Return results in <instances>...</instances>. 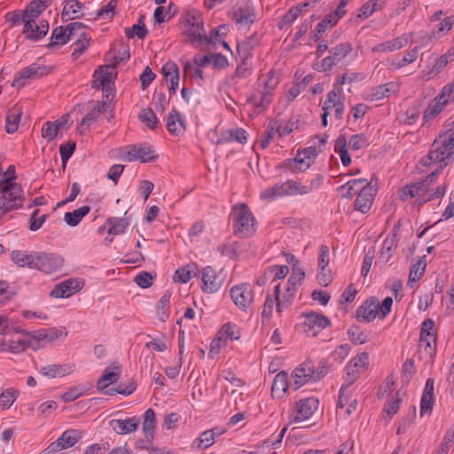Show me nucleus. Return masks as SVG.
Returning a JSON list of instances; mask_svg holds the SVG:
<instances>
[{
    "label": "nucleus",
    "instance_id": "obj_30",
    "mask_svg": "<svg viewBox=\"0 0 454 454\" xmlns=\"http://www.w3.org/2000/svg\"><path fill=\"white\" fill-rule=\"evenodd\" d=\"M74 365H59V364H50L43 366L40 369V373L49 378H55L57 376H66L73 372Z\"/></svg>",
    "mask_w": 454,
    "mask_h": 454
},
{
    "label": "nucleus",
    "instance_id": "obj_15",
    "mask_svg": "<svg viewBox=\"0 0 454 454\" xmlns=\"http://www.w3.org/2000/svg\"><path fill=\"white\" fill-rule=\"evenodd\" d=\"M83 286V282L78 278H68L57 284L50 295L54 298H67L79 292Z\"/></svg>",
    "mask_w": 454,
    "mask_h": 454
},
{
    "label": "nucleus",
    "instance_id": "obj_51",
    "mask_svg": "<svg viewBox=\"0 0 454 454\" xmlns=\"http://www.w3.org/2000/svg\"><path fill=\"white\" fill-rule=\"evenodd\" d=\"M218 333H220V336H223V339H225L226 341L228 339L236 340L240 337L239 327L237 325L231 322L224 324Z\"/></svg>",
    "mask_w": 454,
    "mask_h": 454
},
{
    "label": "nucleus",
    "instance_id": "obj_47",
    "mask_svg": "<svg viewBox=\"0 0 454 454\" xmlns=\"http://www.w3.org/2000/svg\"><path fill=\"white\" fill-rule=\"evenodd\" d=\"M395 85L392 82L380 84L374 87L370 94V98L372 101H377L389 96V93L393 91Z\"/></svg>",
    "mask_w": 454,
    "mask_h": 454
},
{
    "label": "nucleus",
    "instance_id": "obj_27",
    "mask_svg": "<svg viewBox=\"0 0 454 454\" xmlns=\"http://www.w3.org/2000/svg\"><path fill=\"white\" fill-rule=\"evenodd\" d=\"M290 380L288 379V374L286 372H278L272 383L271 386V394L273 396L281 397L283 394H285L288 387H290Z\"/></svg>",
    "mask_w": 454,
    "mask_h": 454
},
{
    "label": "nucleus",
    "instance_id": "obj_18",
    "mask_svg": "<svg viewBox=\"0 0 454 454\" xmlns=\"http://www.w3.org/2000/svg\"><path fill=\"white\" fill-rule=\"evenodd\" d=\"M310 361L300 364L291 375L290 386L294 390L299 389L309 381H313L311 377Z\"/></svg>",
    "mask_w": 454,
    "mask_h": 454
},
{
    "label": "nucleus",
    "instance_id": "obj_10",
    "mask_svg": "<svg viewBox=\"0 0 454 454\" xmlns=\"http://www.w3.org/2000/svg\"><path fill=\"white\" fill-rule=\"evenodd\" d=\"M63 259L53 254L35 253L32 269L39 270L47 274L57 271L62 267Z\"/></svg>",
    "mask_w": 454,
    "mask_h": 454
},
{
    "label": "nucleus",
    "instance_id": "obj_56",
    "mask_svg": "<svg viewBox=\"0 0 454 454\" xmlns=\"http://www.w3.org/2000/svg\"><path fill=\"white\" fill-rule=\"evenodd\" d=\"M28 347H31L32 348L36 349V346L32 344V342L29 341L28 339L27 340H16V341L12 340L8 344L7 350L12 353H14V354H19V353L23 352Z\"/></svg>",
    "mask_w": 454,
    "mask_h": 454
},
{
    "label": "nucleus",
    "instance_id": "obj_45",
    "mask_svg": "<svg viewBox=\"0 0 454 454\" xmlns=\"http://www.w3.org/2000/svg\"><path fill=\"white\" fill-rule=\"evenodd\" d=\"M386 0H371L363 4L360 8L359 18L366 19L374 12L380 10L385 4Z\"/></svg>",
    "mask_w": 454,
    "mask_h": 454
},
{
    "label": "nucleus",
    "instance_id": "obj_39",
    "mask_svg": "<svg viewBox=\"0 0 454 454\" xmlns=\"http://www.w3.org/2000/svg\"><path fill=\"white\" fill-rule=\"evenodd\" d=\"M67 26L57 27L53 29L51 42L48 43V48H54L66 44L68 42V35H67Z\"/></svg>",
    "mask_w": 454,
    "mask_h": 454
},
{
    "label": "nucleus",
    "instance_id": "obj_58",
    "mask_svg": "<svg viewBox=\"0 0 454 454\" xmlns=\"http://www.w3.org/2000/svg\"><path fill=\"white\" fill-rule=\"evenodd\" d=\"M148 34V30L145 24L137 25L135 24L131 27L125 28V35L128 38H133L137 36L139 39H144Z\"/></svg>",
    "mask_w": 454,
    "mask_h": 454
},
{
    "label": "nucleus",
    "instance_id": "obj_35",
    "mask_svg": "<svg viewBox=\"0 0 454 454\" xmlns=\"http://www.w3.org/2000/svg\"><path fill=\"white\" fill-rule=\"evenodd\" d=\"M255 19V13L254 10H250L247 8H239L237 11L233 12L232 20L236 21L237 24L241 26H248L254 23Z\"/></svg>",
    "mask_w": 454,
    "mask_h": 454
},
{
    "label": "nucleus",
    "instance_id": "obj_42",
    "mask_svg": "<svg viewBox=\"0 0 454 454\" xmlns=\"http://www.w3.org/2000/svg\"><path fill=\"white\" fill-rule=\"evenodd\" d=\"M107 223L111 225L108 230V233L119 235L124 233L126 228L129 224V220L125 217H113L107 219Z\"/></svg>",
    "mask_w": 454,
    "mask_h": 454
},
{
    "label": "nucleus",
    "instance_id": "obj_54",
    "mask_svg": "<svg viewBox=\"0 0 454 454\" xmlns=\"http://www.w3.org/2000/svg\"><path fill=\"white\" fill-rule=\"evenodd\" d=\"M19 395V391L13 388H8L0 395V408L2 410L9 409L16 397Z\"/></svg>",
    "mask_w": 454,
    "mask_h": 454
},
{
    "label": "nucleus",
    "instance_id": "obj_25",
    "mask_svg": "<svg viewBox=\"0 0 454 454\" xmlns=\"http://www.w3.org/2000/svg\"><path fill=\"white\" fill-rule=\"evenodd\" d=\"M371 183H368L364 178L350 179L345 181L342 184V197L351 198L360 193Z\"/></svg>",
    "mask_w": 454,
    "mask_h": 454
},
{
    "label": "nucleus",
    "instance_id": "obj_43",
    "mask_svg": "<svg viewBox=\"0 0 454 454\" xmlns=\"http://www.w3.org/2000/svg\"><path fill=\"white\" fill-rule=\"evenodd\" d=\"M35 254H27L20 250H13L11 254L12 261L20 267L27 266L32 269Z\"/></svg>",
    "mask_w": 454,
    "mask_h": 454
},
{
    "label": "nucleus",
    "instance_id": "obj_8",
    "mask_svg": "<svg viewBox=\"0 0 454 454\" xmlns=\"http://www.w3.org/2000/svg\"><path fill=\"white\" fill-rule=\"evenodd\" d=\"M230 294L234 304L244 312H247L254 302V291L248 283L232 286Z\"/></svg>",
    "mask_w": 454,
    "mask_h": 454
},
{
    "label": "nucleus",
    "instance_id": "obj_46",
    "mask_svg": "<svg viewBox=\"0 0 454 454\" xmlns=\"http://www.w3.org/2000/svg\"><path fill=\"white\" fill-rule=\"evenodd\" d=\"M82 438V433L76 429H68L65 431L58 439L64 449L74 446Z\"/></svg>",
    "mask_w": 454,
    "mask_h": 454
},
{
    "label": "nucleus",
    "instance_id": "obj_11",
    "mask_svg": "<svg viewBox=\"0 0 454 454\" xmlns=\"http://www.w3.org/2000/svg\"><path fill=\"white\" fill-rule=\"evenodd\" d=\"M300 184L294 181H286L285 183L276 184L275 185L267 188L261 193V198L263 200H273L277 197L293 194L295 192L306 193L305 187L299 188Z\"/></svg>",
    "mask_w": 454,
    "mask_h": 454
},
{
    "label": "nucleus",
    "instance_id": "obj_14",
    "mask_svg": "<svg viewBox=\"0 0 454 454\" xmlns=\"http://www.w3.org/2000/svg\"><path fill=\"white\" fill-rule=\"evenodd\" d=\"M187 24L190 26L186 34L190 37L191 43L200 42L207 44L215 43L210 37L205 34L202 20L200 15H192L187 19Z\"/></svg>",
    "mask_w": 454,
    "mask_h": 454
},
{
    "label": "nucleus",
    "instance_id": "obj_21",
    "mask_svg": "<svg viewBox=\"0 0 454 454\" xmlns=\"http://www.w3.org/2000/svg\"><path fill=\"white\" fill-rule=\"evenodd\" d=\"M411 42L410 35H403L393 40L379 43L372 48L373 52L395 51L405 47Z\"/></svg>",
    "mask_w": 454,
    "mask_h": 454
},
{
    "label": "nucleus",
    "instance_id": "obj_57",
    "mask_svg": "<svg viewBox=\"0 0 454 454\" xmlns=\"http://www.w3.org/2000/svg\"><path fill=\"white\" fill-rule=\"evenodd\" d=\"M369 364V355L366 352H362L354 357L349 363L348 366L356 369L359 372L366 368Z\"/></svg>",
    "mask_w": 454,
    "mask_h": 454
},
{
    "label": "nucleus",
    "instance_id": "obj_55",
    "mask_svg": "<svg viewBox=\"0 0 454 454\" xmlns=\"http://www.w3.org/2000/svg\"><path fill=\"white\" fill-rule=\"evenodd\" d=\"M348 334L349 340L355 344H364L368 340L367 335L361 330L360 326L358 325H352L348 329Z\"/></svg>",
    "mask_w": 454,
    "mask_h": 454
},
{
    "label": "nucleus",
    "instance_id": "obj_40",
    "mask_svg": "<svg viewBox=\"0 0 454 454\" xmlns=\"http://www.w3.org/2000/svg\"><path fill=\"white\" fill-rule=\"evenodd\" d=\"M171 293L167 291L157 303V317L161 322H165L169 317Z\"/></svg>",
    "mask_w": 454,
    "mask_h": 454
},
{
    "label": "nucleus",
    "instance_id": "obj_24",
    "mask_svg": "<svg viewBox=\"0 0 454 454\" xmlns=\"http://www.w3.org/2000/svg\"><path fill=\"white\" fill-rule=\"evenodd\" d=\"M139 424V419L137 417L129 418L126 419H112L110 425L113 429L119 434H129L135 432Z\"/></svg>",
    "mask_w": 454,
    "mask_h": 454
},
{
    "label": "nucleus",
    "instance_id": "obj_49",
    "mask_svg": "<svg viewBox=\"0 0 454 454\" xmlns=\"http://www.w3.org/2000/svg\"><path fill=\"white\" fill-rule=\"evenodd\" d=\"M139 120L145 123L149 129H155L157 128L159 120L151 108H144L138 114Z\"/></svg>",
    "mask_w": 454,
    "mask_h": 454
},
{
    "label": "nucleus",
    "instance_id": "obj_38",
    "mask_svg": "<svg viewBox=\"0 0 454 454\" xmlns=\"http://www.w3.org/2000/svg\"><path fill=\"white\" fill-rule=\"evenodd\" d=\"M256 35L247 38L241 43H238L237 51L240 59H248L252 57V51L256 43Z\"/></svg>",
    "mask_w": 454,
    "mask_h": 454
},
{
    "label": "nucleus",
    "instance_id": "obj_6",
    "mask_svg": "<svg viewBox=\"0 0 454 454\" xmlns=\"http://www.w3.org/2000/svg\"><path fill=\"white\" fill-rule=\"evenodd\" d=\"M304 277L305 271L302 269L294 265L293 272L287 281L286 292L283 294L282 301L277 304V312L279 316L282 314L283 308H288L292 304L297 286L301 283Z\"/></svg>",
    "mask_w": 454,
    "mask_h": 454
},
{
    "label": "nucleus",
    "instance_id": "obj_52",
    "mask_svg": "<svg viewBox=\"0 0 454 454\" xmlns=\"http://www.w3.org/2000/svg\"><path fill=\"white\" fill-rule=\"evenodd\" d=\"M22 113L20 111H10L6 115L5 131L9 134L14 133L19 127Z\"/></svg>",
    "mask_w": 454,
    "mask_h": 454
},
{
    "label": "nucleus",
    "instance_id": "obj_60",
    "mask_svg": "<svg viewBox=\"0 0 454 454\" xmlns=\"http://www.w3.org/2000/svg\"><path fill=\"white\" fill-rule=\"evenodd\" d=\"M436 97L438 101L442 100L446 105L454 101V79L452 82L446 84Z\"/></svg>",
    "mask_w": 454,
    "mask_h": 454
},
{
    "label": "nucleus",
    "instance_id": "obj_7",
    "mask_svg": "<svg viewBox=\"0 0 454 454\" xmlns=\"http://www.w3.org/2000/svg\"><path fill=\"white\" fill-rule=\"evenodd\" d=\"M340 76L336 78L334 88L331 90L327 98L323 105V114H321L322 125H327V117L331 114V111L334 108V117L339 120L340 119Z\"/></svg>",
    "mask_w": 454,
    "mask_h": 454
},
{
    "label": "nucleus",
    "instance_id": "obj_48",
    "mask_svg": "<svg viewBox=\"0 0 454 454\" xmlns=\"http://www.w3.org/2000/svg\"><path fill=\"white\" fill-rule=\"evenodd\" d=\"M120 378V372H110L109 369H106L102 374V376L98 379L97 382L98 390H105L108 387L109 384L106 381H110V383L116 382Z\"/></svg>",
    "mask_w": 454,
    "mask_h": 454
},
{
    "label": "nucleus",
    "instance_id": "obj_4",
    "mask_svg": "<svg viewBox=\"0 0 454 454\" xmlns=\"http://www.w3.org/2000/svg\"><path fill=\"white\" fill-rule=\"evenodd\" d=\"M319 401L314 397H308L301 399L296 403V408L294 414L291 415L290 423L300 424L297 428L309 427V425L306 424L305 421L310 418V416L317 410ZM296 427H294L292 431H294Z\"/></svg>",
    "mask_w": 454,
    "mask_h": 454
},
{
    "label": "nucleus",
    "instance_id": "obj_17",
    "mask_svg": "<svg viewBox=\"0 0 454 454\" xmlns=\"http://www.w3.org/2000/svg\"><path fill=\"white\" fill-rule=\"evenodd\" d=\"M379 315V301L376 297L367 299L356 310L359 322L370 323Z\"/></svg>",
    "mask_w": 454,
    "mask_h": 454
},
{
    "label": "nucleus",
    "instance_id": "obj_34",
    "mask_svg": "<svg viewBox=\"0 0 454 454\" xmlns=\"http://www.w3.org/2000/svg\"><path fill=\"white\" fill-rule=\"evenodd\" d=\"M426 256H423L418 260V262L411 266L408 286H413V283H416L424 275L426 270Z\"/></svg>",
    "mask_w": 454,
    "mask_h": 454
},
{
    "label": "nucleus",
    "instance_id": "obj_3",
    "mask_svg": "<svg viewBox=\"0 0 454 454\" xmlns=\"http://www.w3.org/2000/svg\"><path fill=\"white\" fill-rule=\"evenodd\" d=\"M25 197L20 184H0V219L4 215L21 208Z\"/></svg>",
    "mask_w": 454,
    "mask_h": 454
},
{
    "label": "nucleus",
    "instance_id": "obj_1",
    "mask_svg": "<svg viewBox=\"0 0 454 454\" xmlns=\"http://www.w3.org/2000/svg\"><path fill=\"white\" fill-rule=\"evenodd\" d=\"M453 139H447V136H439L431 145L428 154L420 160L423 166L436 165L437 170H442L449 165L451 150L453 149Z\"/></svg>",
    "mask_w": 454,
    "mask_h": 454
},
{
    "label": "nucleus",
    "instance_id": "obj_5",
    "mask_svg": "<svg viewBox=\"0 0 454 454\" xmlns=\"http://www.w3.org/2000/svg\"><path fill=\"white\" fill-rule=\"evenodd\" d=\"M118 65L119 60L115 58V61H114L113 64L98 67L93 74L94 81L92 87L96 89L101 87L102 90L106 92L105 97L106 98H108L109 96H112L113 98L114 96L112 89V85H114L113 77L116 76L117 74L113 70L115 69Z\"/></svg>",
    "mask_w": 454,
    "mask_h": 454
},
{
    "label": "nucleus",
    "instance_id": "obj_62",
    "mask_svg": "<svg viewBox=\"0 0 454 454\" xmlns=\"http://www.w3.org/2000/svg\"><path fill=\"white\" fill-rule=\"evenodd\" d=\"M301 12V9L300 6L292 7L288 12L282 17L281 20L278 23V28L283 29V27L286 25L291 24L294 21L298 15Z\"/></svg>",
    "mask_w": 454,
    "mask_h": 454
},
{
    "label": "nucleus",
    "instance_id": "obj_26",
    "mask_svg": "<svg viewBox=\"0 0 454 454\" xmlns=\"http://www.w3.org/2000/svg\"><path fill=\"white\" fill-rule=\"evenodd\" d=\"M83 4L78 0H68L63 8L61 17L64 20H70L74 19H80L83 16L82 9Z\"/></svg>",
    "mask_w": 454,
    "mask_h": 454
},
{
    "label": "nucleus",
    "instance_id": "obj_63",
    "mask_svg": "<svg viewBox=\"0 0 454 454\" xmlns=\"http://www.w3.org/2000/svg\"><path fill=\"white\" fill-rule=\"evenodd\" d=\"M75 146H76L75 143L73 141H70V142L67 143L66 145H61L59 146V153H60L63 168H66L67 160L73 155V153L75 150Z\"/></svg>",
    "mask_w": 454,
    "mask_h": 454
},
{
    "label": "nucleus",
    "instance_id": "obj_16",
    "mask_svg": "<svg viewBox=\"0 0 454 454\" xmlns=\"http://www.w3.org/2000/svg\"><path fill=\"white\" fill-rule=\"evenodd\" d=\"M202 282L201 288L203 292L213 294L220 289L223 278L216 273L213 267L207 266L202 270Z\"/></svg>",
    "mask_w": 454,
    "mask_h": 454
},
{
    "label": "nucleus",
    "instance_id": "obj_44",
    "mask_svg": "<svg viewBox=\"0 0 454 454\" xmlns=\"http://www.w3.org/2000/svg\"><path fill=\"white\" fill-rule=\"evenodd\" d=\"M446 106L445 103H442V100L438 101V98L435 97L427 106V110L424 113V121H429L430 120L435 118Z\"/></svg>",
    "mask_w": 454,
    "mask_h": 454
},
{
    "label": "nucleus",
    "instance_id": "obj_36",
    "mask_svg": "<svg viewBox=\"0 0 454 454\" xmlns=\"http://www.w3.org/2000/svg\"><path fill=\"white\" fill-rule=\"evenodd\" d=\"M90 211V207L89 206L81 207L73 212H67L64 215V221L69 226L74 227L76 226L82 219L87 215Z\"/></svg>",
    "mask_w": 454,
    "mask_h": 454
},
{
    "label": "nucleus",
    "instance_id": "obj_41",
    "mask_svg": "<svg viewBox=\"0 0 454 454\" xmlns=\"http://www.w3.org/2000/svg\"><path fill=\"white\" fill-rule=\"evenodd\" d=\"M307 158L304 157V154L301 152H298L297 155L294 159H287L284 161V167L291 169L293 172H303L308 168H306Z\"/></svg>",
    "mask_w": 454,
    "mask_h": 454
},
{
    "label": "nucleus",
    "instance_id": "obj_9",
    "mask_svg": "<svg viewBox=\"0 0 454 454\" xmlns=\"http://www.w3.org/2000/svg\"><path fill=\"white\" fill-rule=\"evenodd\" d=\"M434 321L432 318H427L421 324L419 348H424L430 357L433 356L436 346V334L434 332Z\"/></svg>",
    "mask_w": 454,
    "mask_h": 454
},
{
    "label": "nucleus",
    "instance_id": "obj_31",
    "mask_svg": "<svg viewBox=\"0 0 454 454\" xmlns=\"http://www.w3.org/2000/svg\"><path fill=\"white\" fill-rule=\"evenodd\" d=\"M110 106V101L98 102L92 109L83 117L81 121V127H89L92 122L96 121L99 114L106 112Z\"/></svg>",
    "mask_w": 454,
    "mask_h": 454
},
{
    "label": "nucleus",
    "instance_id": "obj_23",
    "mask_svg": "<svg viewBox=\"0 0 454 454\" xmlns=\"http://www.w3.org/2000/svg\"><path fill=\"white\" fill-rule=\"evenodd\" d=\"M49 30V23L47 20H41L39 24H36L35 20L31 22L30 29L26 30V23L22 33L25 35V38L29 41H38L44 37Z\"/></svg>",
    "mask_w": 454,
    "mask_h": 454
},
{
    "label": "nucleus",
    "instance_id": "obj_19",
    "mask_svg": "<svg viewBox=\"0 0 454 454\" xmlns=\"http://www.w3.org/2000/svg\"><path fill=\"white\" fill-rule=\"evenodd\" d=\"M376 192V188L372 184L365 187L364 190L356 195V199L354 201L355 210L366 214L372 206Z\"/></svg>",
    "mask_w": 454,
    "mask_h": 454
},
{
    "label": "nucleus",
    "instance_id": "obj_29",
    "mask_svg": "<svg viewBox=\"0 0 454 454\" xmlns=\"http://www.w3.org/2000/svg\"><path fill=\"white\" fill-rule=\"evenodd\" d=\"M143 431L147 442L151 444L155 433V412L152 408L145 412Z\"/></svg>",
    "mask_w": 454,
    "mask_h": 454
},
{
    "label": "nucleus",
    "instance_id": "obj_59",
    "mask_svg": "<svg viewBox=\"0 0 454 454\" xmlns=\"http://www.w3.org/2000/svg\"><path fill=\"white\" fill-rule=\"evenodd\" d=\"M419 56V46H415L399 62L393 63L392 67L394 69L402 68L411 63H413Z\"/></svg>",
    "mask_w": 454,
    "mask_h": 454
},
{
    "label": "nucleus",
    "instance_id": "obj_13",
    "mask_svg": "<svg viewBox=\"0 0 454 454\" xmlns=\"http://www.w3.org/2000/svg\"><path fill=\"white\" fill-rule=\"evenodd\" d=\"M50 73V68L45 66L32 64L29 67L23 68L19 73V76L14 79L12 86L22 88L26 84L27 80H35L47 75Z\"/></svg>",
    "mask_w": 454,
    "mask_h": 454
},
{
    "label": "nucleus",
    "instance_id": "obj_33",
    "mask_svg": "<svg viewBox=\"0 0 454 454\" xmlns=\"http://www.w3.org/2000/svg\"><path fill=\"white\" fill-rule=\"evenodd\" d=\"M13 332L21 333L24 336L29 337V341L32 342L35 346H36V348L40 347V342L44 341L47 342V334L45 329H41L38 331H32L28 332L24 329H20L17 326H12Z\"/></svg>",
    "mask_w": 454,
    "mask_h": 454
},
{
    "label": "nucleus",
    "instance_id": "obj_28",
    "mask_svg": "<svg viewBox=\"0 0 454 454\" xmlns=\"http://www.w3.org/2000/svg\"><path fill=\"white\" fill-rule=\"evenodd\" d=\"M45 5H38L36 3L32 1L27 4L22 13V22L26 23V30L30 29L31 22L35 20L43 11Z\"/></svg>",
    "mask_w": 454,
    "mask_h": 454
},
{
    "label": "nucleus",
    "instance_id": "obj_2",
    "mask_svg": "<svg viewBox=\"0 0 454 454\" xmlns=\"http://www.w3.org/2000/svg\"><path fill=\"white\" fill-rule=\"evenodd\" d=\"M233 234L239 239H247L255 233V219L248 207L237 204L232 208Z\"/></svg>",
    "mask_w": 454,
    "mask_h": 454
},
{
    "label": "nucleus",
    "instance_id": "obj_64",
    "mask_svg": "<svg viewBox=\"0 0 454 454\" xmlns=\"http://www.w3.org/2000/svg\"><path fill=\"white\" fill-rule=\"evenodd\" d=\"M452 442H454V429L446 432L437 454H448Z\"/></svg>",
    "mask_w": 454,
    "mask_h": 454
},
{
    "label": "nucleus",
    "instance_id": "obj_53",
    "mask_svg": "<svg viewBox=\"0 0 454 454\" xmlns=\"http://www.w3.org/2000/svg\"><path fill=\"white\" fill-rule=\"evenodd\" d=\"M90 40V37L88 35V34L84 31H82L79 35V38H77V40L74 43L77 45V47L74 50L72 53V57L74 59H77L88 49Z\"/></svg>",
    "mask_w": 454,
    "mask_h": 454
},
{
    "label": "nucleus",
    "instance_id": "obj_61",
    "mask_svg": "<svg viewBox=\"0 0 454 454\" xmlns=\"http://www.w3.org/2000/svg\"><path fill=\"white\" fill-rule=\"evenodd\" d=\"M59 129L53 121H46L42 128V136L48 141H52L58 137Z\"/></svg>",
    "mask_w": 454,
    "mask_h": 454
},
{
    "label": "nucleus",
    "instance_id": "obj_12",
    "mask_svg": "<svg viewBox=\"0 0 454 454\" xmlns=\"http://www.w3.org/2000/svg\"><path fill=\"white\" fill-rule=\"evenodd\" d=\"M158 158L152 145H140L128 146V152L125 155V160L134 161L140 160L141 162H153Z\"/></svg>",
    "mask_w": 454,
    "mask_h": 454
},
{
    "label": "nucleus",
    "instance_id": "obj_37",
    "mask_svg": "<svg viewBox=\"0 0 454 454\" xmlns=\"http://www.w3.org/2000/svg\"><path fill=\"white\" fill-rule=\"evenodd\" d=\"M340 18V4L337 5L333 13L326 15L325 19L317 24L316 30L318 31V34H323L327 29L332 28L334 25H336Z\"/></svg>",
    "mask_w": 454,
    "mask_h": 454
},
{
    "label": "nucleus",
    "instance_id": "obj_32",
    "mask_svg": "<svg viewBox=\"0 0 454 454\" xmlns=\"http://www.w3.org/2000/svg\"><path fill=\"white\" fill-rule=\"evenodd\" d=\"M397 247V234L393 233L392 235H388L386 239L383 241L382 250L380 254V261L387 263L390 261L392 257V252Z\"/></svg>",
    "mask_w": 454,
    "mask_h": 454
},
{
    "label": "nucleus",
    "instance_id": "obj_22",
    "mask_svg": "<svg viewBox=\"0 0 454 454\" xmlns=\"http://www.w3.org/2000/svg\"><path fill=\"white\" fill-rule=\"evenodd\" d=\"M185 121L176 108H173L167 117V129L176 136H179L185 131Z\"/></svg>",
    "mask_w": 454,
    "mask_h": 454
},
{
    "label": "nucleus",
    "instance_id": "obj_50",
    "mask_svg": "<svg viewBox=\"0 0 454 454\" xmlns=\"http://www.w3.org/2000/svg\"><path fill=\"white\" fill-rule=\"evenodd\" d=\"M424 191L419 183L409 184L401 190L400 199L405 201L419 196Z\"/></svg>",
    "mask_w": 454,
    "mask_h": 454
},
{
    "label": "nucleus",
    "instance_id": "obj_20",
    "mask_svg": "<svg viewBox=\"0 0 454 454\" xmlns=\"http://www.w3.org/2000/svg\"><path fill=\"white\" fill-rule=\"evenodd\" d=\"M305 317L303 322L304 326L307 328L305 331L314 329L321 330L330 325V320L323 314L310 311L302 315Z\"/></svg>",
    "mask_w": 454,
    "mask_h": 454
}]
</instances>
